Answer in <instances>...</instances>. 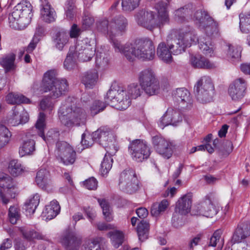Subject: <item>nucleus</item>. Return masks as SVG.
I'll use <instances>...</instances> for the list:
<instances>
[{
    "label": "nucleus",
    "mask_w": 250,
    "mask_h": 250,
    "mask_svg": "<svg viewBox=\"0 0 250 250\" xmlns=\"http://www.w3.org/2000/svg\"><path fill=\"white\" fill-rule=\"evenodd\" d=\"M113 159L110 156L105 154L101 163V172L102 175L106 174L112 166Z\"/></svg>",
    "instance_id": "de8ad7c7"
},
{
    "label": "nucleus",
    "mask_w": 250,
    "mask_h": 250,
    "mask_svg": "<svg viewBox=\"0 0 250 250\" xmlns=\"http://www.w3.org/2000/svg\"><path fill=\"white\" fill-rule=\"evenodd\" d=\"M94 132H93L92 134V136L87 135L86 136L85 134H83L82 136V141L81 144L83 146V149L85 148H87L88 147L91 146L94 142H99V141L96 140L93 136V134Z\"/></svg>",
    "instance_id": "13d9d810"
},
{
    "label": "nucleus",
    "mask_w": 250,
    "mask_h": 250,
    "mask_svg": "<svg viewBox=\"0 0 250 250\" xmlns=\"http://www.w3.org/2000/svg\"><path fill=\"white\" fill-rule=\"evenodd\" d=\"M21 214L20 209L16 206H11L9 209L8 218L10 222L15 224L20 219Z\"/></svg>",
    "instance_id": "09e8293b"
},
{
    "label": "nucleus",
    "mask_w": 250,
    "mask_h": 250,
    "mask_svg": "<svg viewBox=\"0 0 250 250\" xmlns=\"http://www.w3.org/2000/svg\"><path fill=\"white\" fill-rule=\"evenodd\" d=\"M8 170L11 175L16 177L21 173L23 168L18 160L13 159L9 163Z\"/></svg>",
    "instance_id": "79ce46f5"
},
{
    "label": "nucleus",
    "mask_w": 250,
    "mask_h": 250,
    "mask_svg": "<svg viewBox=\"0 0 250 250\" xmlns=\"http://www.w3.org/2000/svg\"><path fill=\"white\" fill-rule=\"evenodd\" d=\"M76 51L78 52V57L83 62L90 60L95 54V47L94 43L88 38H85L80 41L76 47Z\"/></svg>",
    "instance_id": "4468645a"
},
{
    "label": "nucleus",
    "mask_w": 250,
    "mask_h": 250,
    "mask_svg": "<svg viewBox=\"0 0 250 250\" xmlns=\"http://www.w3.org/2000/svg\"><path fill=\"white\" fill-rule=\"evenodd\" d=\"M55 155L59 162L65 166L74 164L77 158L74 148L65 142L57 143Z\"/></svg>",
    "instance_id": "1a4fd4ad"
},
{
    "label": "nucleus",
    "mask_w": 250,
    "mask_h": 250,
    "mask_svg": "<svg viewBox=\"0 0 250 250\" xmlns=\"http://www.w3.org/2000/svg\"><path fill=\"white\" fill-rule=\"evenodd\" d=\"M205 34L210 38H214L219 36L217 23L215 22L205 30Z\"/></svg>",
    "instance_id": "4d7b16f0"
},
{
    "label": "nucleus",
    "mask_w": 250,
    "mask_h": 250,
    "mask_svg": "<svg viewBox=\"0 0 250 250\" xmlns=\"http://www.w3.org/2000/svg\"><path fill=\"white\" fill-rule=\"evenodd\" d=\"M196 31L190 26H187L179 30H171L167 36V42H174L169 45L174 55H178L185 52L186 48L195 44L198 41Z\"/></svg>",
    "instance_id": "7ed1b4c3"
},
{
    "label": "nucleus",
    "mask_w": 250,
    "mask_h": 250,
    "mask_svg": "<svg viewBox=\"0 0 250 250\" xmlns=\"http://www.w3.org/2000/svg\"><path fill=\"white\" fill-rule=\"evenodd\" d=\"M247 86V81L244 79L237 78L230 84L229 94L233 100L238 101L244 97Z\"/></svg>",
    "instance_id": "dca6fc26"
},
{
    "label": "nucleus",
    "mask_w": 250,
    "mask_h": 250,
    "mask_svg": "<svg viewBox=\"0 0 250 250\" xmlns=\"http://www.w3.org/2000/svg\"><path fill=\"white\" fill-rule=\"evenodd\" d=\"M190 63L194 67L198 68L213 69L216 67L215 63L200 55L191 56Z\"/></svg>",
    "instance_id": "b1692460"
},
{
    "label": "nucleus",
    "mask_w": 250,
    "mask_h": 250,
    "mask_svg": "<svg viewBox=\"0 0 250 250\" xmlns=\"http://www.w3.org/2000/svg\"><path fill=\"white\" fill-rule=\"evenodd\" d=\"M40 196L36 193L30 198L25 203V209L27 214H33L40 203Z\"/></svg>",
    "instance_id": "c9c22d12"
},
{
    "label": "nucleus",
    "mask_w": 250,
    "mask_h": 250,
    "mask_svg": "<svg viewBox=\"0 0 250 250\" xmlns=\"http://www.w3.org/2000/svg\"><path fill=\"white\" fill-rule=\"evenodd\" d=\"M32 13V6L26 1H22L18 4L14 9L13 14L16 16L21 15H28Z\"/></svg>",
    "instance_id": "4c0bfd02"
},
{
    "label": "nucleus",
    "mask_w": 250,
    "mask_h": 250,
    "mask_svg": "<svg viewBox=\"0 0 250 250\" xmlns=\"http://www.w3.org/2000/svg\"><path fill=\"white\" fill-rule=\"evenodd\" d=\"M219 208L210 199L206 198L202 203L198 204L192 211L194 215H202L207 217H213L217 214Z\"/></svg>",
    "instance_id": "2eb2a0df"
},
{
    "label": "nucleus",
    "mask_w": 250,
    "mask_h": 250,
    "mask_svg": "<svg viewBox=\"0 0 250 250\" xmlns=\"http://www.w3.org/2000/svg\"><path fill=\"white\" fill-rule=\"evenodd\" d=\"M122 91L123 88H122L116 89L111 87L107 91L105 97V102L108 104H112V106H116V108L119 110H125V109H122L121 107L122 105V102L124 100V96H120L121 93H122Z\"/></svg>",
    "instance_id": "6ab92c4d"
},
{
    "label": "nucleus",
    "mask_w": 250,
    "mask_h": 250,
    "mask_svg": "<svg viewBox=\"0 0 250 250\" xmlns=\"http://www.w3.org/2000/svg\"><path fill=\"white\" fill-rule=\"evenodd\" d=\"M223 231L221 229H217L214 231L212 236L210 238L209 246L215 247L218 243H220V245L222 247L223 245V240H221Z\"/></svg>",
    "instance_id": "603ef678"
},
{
    "label": "nucleus",
    "mask_w": 250,
    "mask_h": 250,
    "mask_svg": "<svg viewBox=\"0 0 250 250\" xmlns=\"http://www.w3.org/2000/svg\"><path fill=\"white\" fill-rule=\"evenodd\" d=\"M99 28H101L104 31H107L110 40L113 46V42L117 41L114 39L116 36L121 34L127 24V21L125 17H115L114 19L109 23L108 21L104 18L102 21L98 23Z\"/></svg>",
    "instance_id": "0eeeda50"
},
{
    "label": "nucleus",
    "mask_w": 250,
    "mask_h": 250,
    "mask_svg": "<svg viewBox=\"0 0 250 250\" xmlns=\"http://www.w3.org/2000/svg\"><path fill=\"white\" fill-rule=\"evenodd\" d=\"M106 243L105 239L97 237L89 243L85 250H101V247Z\"/></svg>",
    "instance_id": "8fccbe9b"
},
{
    "label": "nucleus",
    "mask_w": 250,
    "mask_h": 250,
    "mask_svg": "<svg viewBox=\"0 0 250 250\" xmlns=\"http://www.w3.org/2000/svg\"><path fill=\"white\" fill-rule=\"evenodd\" d=\"M192 204V195L191 193L187 194L180 198L176 203L175 211L172 218L173 225L178 227L181 225V220H179L180 215H186L188 213L191 209Z\"/></svg>",
    "instance_id": "f8f14e48"
},
{
    "label": "nucleus",
    "mask_w": 250,
    "mask_h": 250,
    "mask_svg": "<svg viewBox=\"0 0 250 250\" xmlns=\"http://www.w3.org/2000/svg\"><path fill=\"white\" fill-rule=\"evenodd\" d=\"M36 182L40 188L45 189L51 183L49 172L45 169H41L37 173Z\"/></svg>",
    "instance_id": "c85d7f7f"
},
{
    "label": "nucleus",
    "mask_w": 250,
    "mask_h": 250,
    "mask_svg": "<svg viewBox=\"0 0 250 250\" xmlns=\"http://www.w3.org/2000/svg\"><path fill=\"white\" fill-rule=\"evenodd\" d=\"M167 45L166 44L162 42L160 43L157 47V53L159 58L166 62H170L172 61L171 53H173L172 49L169 47V45L172 44H174V42H167Z\"/></svg>",
    "instance_id": "393cba45"
},
{
    "label": "nucleus",
    "mask_w": 250,
    "mask_h": 250,
    "mask_svg": "<svg viewBox=\"0 0 250 250\" xmlns=\"http://www.w3.org/2000/svg\"><path fill=\"white\" fill-rule=\"evenodd\" d=\"M77 58L79 57L77 53L73 52L70 49L63 63L64 68L68 70L74 69L77 65Z\"/></svg>",
    "instance_id": "ea45409f"
},
{
    "label": "nucleus",
    "mask_w": 250,
    "mask_h": 250,
    "mask_svg": "<svg viewBox=\"0 0 250 250\" xmlns=\"http://www.w3.org/2000/svg\"><path fill=\"white\" fill-rule=\"evenodd\" d=\"M61 207L58 202L53 200L50 204L46 206L42 212V216L46 220H50L55 217L59 213Z\"/></svg>",
    "instance_id": "bb28decb"
},
{
    "label": "nucleus",
    "mask_w": 250,
    "mask_h": 250,
    "mask_svg": "<svg viewBox=\"0 0 250 250\" xmlns=\"http://www.w3.org/2000/svg\"><path fill=\"white\" fill-rule=\"evenodd\" d=\"M45 115L42 112L39 113L38 119L35 125L36 127L39 130V134L44 141H49L51 140L56 139L58 137L59 133L53 129H51L47 132L46 138L44 134V129L45 126Z\"/></svg>",
    "instance_id": "412c9836"
},
{
    "label": "nucleus",
    "mask_w": 250,
    "mask_h": 250,
    "mask_svg": "<svg viewBox=\"0 0 250 250\" xmlns=\"http://www.w3.org/2000/svg\"><path fill=\"white\" fill-rule=\"evenodd\" d=\"M153 17H137L136 21L138 24L149 30L154 28Z\"/></svg>",
    "instance_id": "49530a36"
},
{
    "label": "nucleus",
    "mask_w": 250,
    "mask_h": 250,
    "mask_svg": "<svg viewBox=\"0 0 250 250\" xmlns=\"http://www.w3.org/2000/svg\"><path fill=\"white\" fill-rule=\"evenodd\" d=\"M98 202L103 210V213L106 221L110 222L113 219L112 209L108 202L104 199H98Z\"/></svg>",
    "instance_id": "c03bdc74"
},
{
    "label": "nucleus",
    "mask_w": 250,
    "mask_h": 250,
    "mask_svg": "<svg viewBox=\"0 0 250 250\" xmlns=\"http://www.w3.org/2000/svg\"><path fill=\"white\" fill-rule=\"evenodd\" d=\"M107 235L110 238L112 244L115 248H118L122 244L124 238L122 232L115 230L109 232Z\"/></svg>",
    "instance_id": "37998d69"
},
{
    "label": "nucleus",
    "mask_w": 250,
    "mask_h": 250,
    "mask_svg": "<svg viewBox=\"0 0 250 250\" xmlns=\"http://www.w3.org/2000/svg\"><path fill=\"white\" fill-rule=\"evenodd\" d=\"M11 135L10 131L5 126L0 125V149L7 145Z\"/></svg>",
    "instance_id": "a19ab883"
},
{
    "label": "nucleus",
    "mask_w": 250,
    "mask_h": 250,
    "mask_svg": "<svg viewBox=\"0 0 250 250\" xmlns=\"http://www.w3.org/2000/svg\"><path fill=\"white\" fill-rule=\"evenodd\" d=\"M246 230V227L245 225L241 224L237 226L231 240L230 243L232 245L240 243L242 240L247 237Z\"/></svg>",
    "instance_id": "473e14b6"
},
{
    "label": "nucleus",
    "mask_w": 250,
    "mask_h": 250,
    "mask_svg": "<svg viewBox=\"0 0 250 250\" xmlns=\"http://www.w3.org/2000/svg\"><path fill=\"white\" fill-rule=\"evenodd\" d=\"M227 56L232 62L240 61L241 56V48L240 46L230 44L227 45Z\"/></svg>",
    "instance_id": "72a5a7b5"
},
{
    "label": "nucleus",
    "mask_w": 250,
    "mask_h": 250,
    "mask_svg": "<svg viewBox=\"0 0 250 250\" xmlns=\"http://www.w3.org/2000/svg\"><path fill=\"white\" fill-rule=\"evenodd\" d=\"M94 22V19L92 17H83L82 21L83 28L84 29L89 28Z\"/></svg>",
    "instance_id": "338daca9"
},
{
    "label": "nucleus",
    "mask_w": 250,
    "mask_h": 250,
    "mask_svg": "<svg viewBox=\"0 0 250 250\" xmlns=\"http://www.w3.org/2000/svg\"><path fill=\"white\" fill-rule=\"evenodd\" d=\"M97 183L96 179L91 177L84 182V186L88 189L94 190L97 188Z\"/></svg>",
    "instance_id": "69168bd1"
},
{
    "label": "nucleus",
    "mask_w": 250,
    "mask_h": 250,
    "mask_svg": "<svg viewBox=\"0 0 250 250\" xmlns=\"http://www.w3.org/2000/svg\"><path fill=\"white\" fill-rule=\"evenodd\" d=\"M16 55L13 53H10L4 55L0 59V64L4 68L6 72L15 69V63Z\"/></svg>",
    "instance_id": "c756f323"
},
{
    "label": "nucleus",
    "mask_w": 250,
    "mask_h": 250,
    "mask_svg": "<svg viewBox=\"0 0 250 250\" xmlns=\"http://www.w3.org/2000/svg\"><path fill=\"white\" fill-rule=\"evenodd\" d=\"M194 93L199 102L204 104L211 102L214 94V87L210 78L201 77L194 85Z\"/></svg>",
    "instance_id": "423d86ee"
},
{
    "label": "nucleus",
    "mask_w": 250,
    "mask_h": 250,
    "mask_svg": "<svg viewBox=\"0 0 250 250\" xmlns=\"http://www.w3.org/2000/svg\"><path fill=\"white\" fill-rule=\"evenodd\" d=\"M81 29L78 27L76 24H73L70 30V37L71 38H77L80 34Z\"/></svg>",
    "instance_id": "774afa93"
},
{
    "label": "nucleus",
    "mask_w": 250,
    "mask_h": 250,
    "mask_svg": "<svg viewBox=\"0 0 250 250\" xmlns=\"http://www.w3.org/2000/svg\"><path fill=\"white\" fill-rule=\"evenodd\" d=\"M72 102V99L68 98L65 105L61 106L59 111L61 123L69 127L84 124L86 118L85 110Z\"/></svg>",
    "instance_id": "20e7f679"
},
{
    "label": "nucleus",
    "mask_w": 250,
    "mask_h": 250,
    "mask_svg": "<svg viewBox=\"0 0 250 250\" xmlns=\"http://www.w3.org/2000/svg\"><path fill=\"white\" fill-rule=\"evenodd\" d=\"M195 22L199 28L205 30L215 21L211 17H196Z\"/></svg>",
    "instance_id": "a18cd8bd"
},
{
    "label": "nucleus",
    "mask_w": 250,
    "mask_h": 250,
    "mask_svg": "<svg viewBox=\"0 0 250 250\" xmlns=\"http://www.w3.org/2000/svg\"><path fill=\"white\" fill-rule=\"evenodd\" d=\"M169 205V203L166 199L153 203L151 208V214L155 217L159 216L167 210Z\"/></svg>",
    "instance_id": "2f4dec72"
},
{
    "label": "nucleus",
    "mask_w": 250,
    "mask_h": 250,
    "mask_svg": "<svg viewBox=\"0 0 250 250\" xmlns=\"http://www.w3.org/2000/svg\"><path fill=\"white\" fill-rule=\"evenodd\" d=\"M192 5L191 4H188L175 10V16H180L182 15H190L192 13Z\"/></svg>",
    "instance_id": "680f3d73"
},
{
    "label": "nucleus",
    "mask_w": 250,
    "mask_h": 250,
    "mask_svg": "<svg viewBox=\"0 0 250 250\" xmlns=\"http://www.w3.org/2000/svg\"><path fill=\"white\" fill-rule=\"evenodd\" d=\"M240 28L243 33H247L250 29V17H240Z\"/></svg>",
    "instance_id": "bf43d9fd"
},
{
    "label": "nucleus",
    "mask_w": 250,
    "mask_h": 250,
    "mask_svg": "<svg viewBox=\"0 0 250 250\" xmlns=\"http://www.w3.org/2000/svg\"><path fill=\"white\" fill-rule=\"evenodd\" d=\"M35 141L33 139H27L23 141L19 149L20 157L30 156L36 150Z\"/></svg>",
    "instance_id": "a878e982"
},
{
    "label": "nucleus",
    "mask_w": 250,
    "mask_h": 250,
    "mask_svg": "<svg viewBox=\"0 0 250 250\" xmlns=\"http://www.w3.org/2000/svg\"><path fill=\"white\" fill-rule=\"evenodd\" d=\"M106 107L104 103L99 100H96L92 103L90 106V112L92 115H95L100 112L104 110Z\"/></svg>",
    "instance_id": "5fc2aeb1"
},
{
    "label": "nucleus",
    "mask_w": 250,
    "mask_h": 250,
    "mask_svg": "<svg viewBox=\"0 0 250 250\" xmlns=\"http://www.w3.org/2000/svg\"><path fill=\"white\" fill-rule=\"evenodd\" d=\"M31 18L28 17H9L10 26L15 29H24L29 24Z\"/></svg>",
    "instance_id": "cd10ccee"
},
{
    "label": "nucleus",
    "mask_w": 250,
    "mask_h": 250,
    "mask_svg": "<svg viewBox=\"0 0 250 250\" xmlns=\"http://www.w3.org/2000/svg\"><path fill=\"white\" fill-rule=\"evenodd\" d=\"M152 143L156 151L164 158L169 159L173 151L171 144L160 136H155L152 138Z\"/></svg>",
    "instance_id": "f3484780"
},
{
    "label": "nucleus",
    "mask_w": 250,
    "mask_h": 250,
    "mask_svg": "<svg viewBox=\"0 0 250 250\" xmlns=\"http://www.w3.org/2000/svg\"><path fill=\"white\" fill-rule=\"evenodd\" d=\"M154 28L161 27L169 22L168 17H153Z\"/></svg>",
    "instance_id": "0e129e2a"
},
{
    "label": "nucleus",
    "mask_w": 250,
    "mask_h": 250,
    "mask_svg": "<svg viewBox=\"0 0 250 250\" xmlns=\"http://www.w3.org/2000/svg\"><path fill=\"white\" fill-rule=\"evenodd\" d=\"M149 229V224L144 220L141 221L138 224L137 228V231L139 239L141 241H144L148 238V231Z\"/></svg>",
    "instance_id": "58836bf2"
},
{
    "label": "nucleus",
    "mask_w": 250,
    "mask_h": 250,
    "mask_svg": "<svg viewBox=\"0 0 250 250\" xmlns=\"http://www.w3.org/2000/svg\"><path fill=\"white\" fill-rule=\"evenodd\" d=\"M108 58L104 53H97L96 57V65L98 67H105L108 63Z\"/></svg>",
    "instance_id": "864d4df0"
},
{
    "label": "nucleus",
    "mask_w": 250,
    "mask_h": 250,
    "mask_svg": "<svg viewBox=\"0 0 250 250\" xmlns=\"http://www.w3.org/2000/svg\"><path fill=\"white\" fill-rule=\"evenodd\" d=\"M56 70L47 71L44 74L42 85L44 91L49 92L52 99H56L65 95L68 91L69 84L66 79L57 78Z\"/></svg>",
    "instance_id": "39448f33"
},
{
    "label": "nucleus",
    "mask_w": 250,
    "mask_h": 250,
    "mask_svg": "<svg viewBox=\"0 0 250 250\" xmlns=\"http://www.w3.org/2000/svg\"><path fill=\"white\" fill-rule=\"evenodd\" d=\"M128 151L133 160L138 162L147 159L150 154V148L146 142L141 139L131 142L128 146Z\"/></svg>",
    "instance_id": "9b49d317"
},
{
    "label": "nucleus",
    "mask_w": 250,
    "mask_h": 250,
    "mask_svg": "<svg viewBox=\"0 0 250 250\" xmlns=\"http://www.w3.org/2000/svg\"><path fill=\"white\" fill-rule=\"evenodd\" d=\"M68 36L65 31H59L55 35L53 42L56 47L59 50H62L68 41Z\"/></svg>",
    "instance_id": "e433bc0d"
},
{
    "label": "nucleus",
    "mask_w": 250,
    "mask_h": 250,
    "mask_svg": "<svg viewBox=\"0 0 250 250\" xmlns=\"http://www.w3.org/2000/svg\"><path fill=\"white\" fill-rule=\"evenodd\" d=\"M139 2L140 0H122V9L126 12L131 11L139 5Z\"/></svg>",
    "instance_id": "3c124183"
},
{
    "label": "nucleus",
    "mask_w": 250,
    "mask_h": 250,
    "mask_svg": "<svg viewBox=\"0 0 250 250\" xmlns=\"http://www.w3.org/2000/svg\"><path fill=\"white\" fill-rule=\"evenodd\" d=\"M172 98L175 102L181 104L182 107H190L192 104L190 94L185 88H179L174 90Z\"/></svg>",
    "instance_id": "a211bd4d"
},
{
    "label": "nucleus",
    "mask_w": 250,
    "mask_h": 250,
    "mask_svg": "<svg viewBox=\"0 0 250 250\" xmlns=\"http://www.w3.org/2000/svg\"><path fill=\"white\" fill-rule=\"evenodd\" d=\"M113 47L116 52L123 54L130 61L133 57L143 60H152L155 57V47L152 42L148 39L137 40L125 45L118 41H114Z\"/></svg>",
    "instance_id": "f03ea898"
},
{
    "label": "nucleus",
    "mask_w": 250,
    "mask_h": 250,
    "mask_svg": "<svg viewBox=\"0 0 250 250\" xmlns=\"http://www.w3.org/2000/svg\"><path fill=\"white\" fill-rule=\"evenodd\" d=\"M93 136L105 148L107 155H114L118 151V147L115 144V139L111 132L104 129H99L94 132Z\"/></svg>",
    "instance_id": "9d476101"
},
{
    "label": "nucleus",
    "mask_w": 250,
    "mask_h": 250,
    "mask_svg": "<svg viewBox=\"0 0 250 250\" xmlns=\"http://www.w3.org/2000/svg\"><path fill=\"white\" fill-rule=\"evenodd\" d=\"M60 242L66 250H79L82 243V237L76 232L67 230L61 235Z\"/></svg>",
    "instance_id": "ddd939ff"
},
{
    "label": "nucleus",
    "mask_w": 250,
    "mask_h": 250,
    "mask_svg": "<svg viewBox=\"0 0 250 250\" xmlns=\"http://www.w3.org/2000/svg\"><path fill=\"white\" fill-rule=\"evenodd\" d=\"M182 117L179 111L168 108L161 117L160 124L163 128L168 125H176L178 123L182 121Z\"/></svg>",
    "instance_id": "aec40b11"
},
{
    "label": "nucleus",
    "mask_w": 250,
    "mask_h": 250,
    "mask_svg": "<svg viewBox=\"0 0 250 250\" xmlns=\"http://www.w3.org/2000/svg\"><path fill=\"white\" fill-rule=\"evenodd\" d=\"M42 8L41 9V16H53L56 14L54 9L46 0H42Z\"/></svg>",
    "instance_id": "6e6d98bb"
},
{
    "label": "nucleus",
    "mask_w": 250,
    "mask_h": 250,
    "mask_svg": "<svg viewBox=\"0 0 250 250\" xmlns=\"http://www.w3.org/2000/svg\"><path fill=\"white\" fill-rule=\"evenodd\" d=\"M121 190L129 194L136 192L139 189V180L135 170L127 168L120 174L119 184Z\"/></svg>",
    "instance_id": "6e6552de"
},
{
    "label": "nucleus",
    "mask_w": 250,
    "mask_h": 250,
    "mask_svg": "<svg viewBox=\"0 0 250 250\" xmlns=\"http://www.w3.org/2000/svg\"><path fill=\"white\" fill-rule=\"evenodd\" d=\"M13 187L11 177L6 174L0 172V197L3 204H6L9 202L6 194L9 189Z\"/></svg>",
    "instance_id": "5701e85b"
},
{
    "label": "nucleus",
    "mask_w": 250,
    "mask_h": 250,
    "mask_svg": "<svg viewBox=\"0 0 250 250\" xmlns=\"http://www.w3.org/2000/svg\"><path fill=\"white\" fill-rule=\"evenodd\" d=\"M200 49L207 56L212 57L214 55V47L209 40L203 37H200L197 41Z\"/></svg>",
    "instance_id": "7c9ffc66"
},
{
    "label": "nucleus",
    "mask_w": 250,
    "mask_h": 250,
    "mask_svg": "<svg viewBox=\"0 0 250 250\" xmlns=\"http://www.w3.org/2000/svg\"><path fill=\"white\" fill-rule=\"evenodd\" d=\"M65 9L66 16H73L78 14L72 0H69L67 2Z\"/></svg>",
    "instance_id": "e2e57ef3"
},
{
    "label": "nucleus",
    "mask_w": 250,
    "mask_h": 250,
    "mask_svg": "<svg viewBox=\"0 0 250 250\" xmlns=\"http://www.w3.org/2000/svg\"><path fill=\"white\" fill-rule=\"evenodd\" d=\"M40 108L42 110L50 112L54 108V104L49 98L45 97L41 101Z\"/></svg>",
    "instance_id": "052dcab7"
},
{
    "label": "nucleus",
    "mask_w": 250,
    "mask_h": 250,
    "mask_svg": "<svg viewBox=\"0 0 250 250\" xmlns=\"http://www.w3.org/2000/svg\"><path fill=\"white\" fill-rule=\"evenodd\" d=\"M98 75L95 70L89 71L84 74L82 78V82L87 88H92L98 80Z\"/></svg>",
    "instance_id": "f704fd0d"
},
{
    "label": "nucleus",
    "mask_w": 250,
    "mask_h": 250,
    "mask_svg": "<svg viewBox=\"0 0 250 250\" xmlns=\"http://www.w3.org/2000/svg\"><path fill=\"white\" fill-rule=\"evenodd\" d=\"M139 84L131 83L125 89L120 96H124L122 109H126L131 104V99H136L141 96L143 91L148 95L157 94L160 88L159 83L154 71L146 69L140 72L138 76Z\"/></svg>",
    "instance_id": "f257e3e1"
},
{
    "label": "nucleus",
    "mask_w": 250,
    "mask_h": 250,
    "mask_svg": "<svg viewBox=\"0 0 250 250\" xmlns=\"http://www.w3.org/2000/svg\"><path fill=\"white\" fill-rule=\"evenodd\" d=\"M28 120L27 113L22 108L14 107L12 115L8 118V124L11 126H17L23 124Z\"/></svg>",
    "instance_id": "4be33fe9"
}]
</instances>
